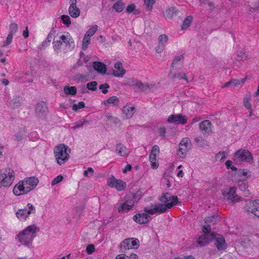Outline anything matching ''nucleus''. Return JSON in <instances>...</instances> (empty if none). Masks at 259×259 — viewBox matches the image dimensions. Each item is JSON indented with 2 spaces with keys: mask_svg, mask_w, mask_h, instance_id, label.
Instances as JSON below:
<instances>
[{
  "mask_svg": "<svg viewBox=\"0 0 259 259\" xmlns=\"http://www.w3.org/2000/svg\"><path fill=\"white\" fill-rule=\"evenodd\" d=\"M159 200L162 203L146 207L144 208V211L151 214L157 212L164 213L167 209L171 208L173 206L178 203L177 196H171L168 193H164L161 196L159 197Z\"/></svg>",
  "mask_w": 259,
  "mask_h": 259,
  "instance_id": "obj_1",
  "label": "nucleus"
},
{
  "mask_svg": "<svg viewBox=\"0 0 259 259\" xmlns=\"http://www.w3.org/2000/svg\"><path fill=\"white\" fill-rule=\"evenodd\" d=\"M38 182V179H23L15 186L13 193L16 196L26 194L33 190Z\"/></svg>",
  "mask_w": 259,
  "mask_h": 259,
  "instance_id": "obj_2",
  "label": "nucleus"
},
{
  "mask_svg": "<svg viewBox=\"0 0 259 259\" xmlns=\"http://www.w3.org/2000/svg\"><path fill=\"white\" fill-rule=\"evenodd\" d=\"M38 230L39 229L35 225H30L20 232L17 235V238L22 245L29 246Z\"/></svg>",
  "mask_w": 259,
  "mask_h": 259,
  "instance_id": "obj_3",
  "label": "nucleus"
},
{
  "mask_svg": "<svg viewBox=\"0 0 259 259\" xmlns=\"http://www.w3.org/2000/svg\"><path fill=\"white\" fill-rule=\"evenodd\" d=\"M71 149L67 145L61 144L56 146L54 149V152L57 163L62 165L69 159V153Z\"/></svg>",
  "mask_w": 259,
  "mask_h": 259,
  "instance_id": "obj_4",
  "label": "nucleus"
},
{
  "mask_svg": "<svg viewBox=\"0 0 259 259\" xmlns=\"http://www.w3.org/2000/svg\"><path fill=\"white\" fill-rule=\"evenodd\" d=\"M202 230L203 234L197 241V243L201 247L207 245L214 237V233L211 232L209 225L203 226Z\"/></svg>",
  "mask_w": 259,
  "mask_h": 259,
  "instance_id": "obj_5",
  "label": "nucleus"
},
{
  "mask_svg": "<svg viewBox=\"0 0 259 259\" xmlns=\"http://www.w3.org/2000/svg\"><path fill=\"white\" fill-rule=\"evenodd\" d=\"M253 160L251 153L248 150L240 149L236 151L233 156V160L250 162Z\"/></svg>",
  "mask_w": 259,
  "mask_h": 259,
  "instance_id": "obj_6",
  "label": "nucleus"
},
{
  "mask_svg": "<svg viewBox=\"0 0 259 259\" xmlns=\"http://www.w3.org/2000/svg\"><path fill=\"white\" fill-rule=\"evenodd\" d=\"M120 245L121 251L125 253L130 249H137L139 247L140 242L138 239L129 238L122 241Z\"/></svg>",
  "mask_w": 259,
  "mask_h": 259,
  "instance_id": "obj_7",
  "label": "nucleus"
},
{
  "mask_svg": "<svg viewBox=\"0 0 259 259\" xmlns=\"http://www.w3.org/2000/svg\"><path fill=\"white\" fill-rule=\"evenodd\" d=\"M35 212V207L31 203H28L27 208L18 210L16 212L18 218L21 221L25 220L31 213Z\"/></svg>",
  "mask_w": 259,
  "mask_h": 259,
  "instance_id": "obj_8",
  "label": "nucleus"
},
{
  "mask_svg": "<svg viewBox=\"0 0 259 259\" xmlns=\"http://www.w3.org/2000/svg\"><path fill=\"white\" fill-rule=\"evenodd\" d=\"M245 209L246 211L251 212L259 218V199L246 201Z\"/></svg>",
  "mask_w": 259,
  "mask_h": 259,
  "instance_id": "obj_9",
  "label": "nucleus"
},
{
  "mask_svg": "<svg viewBox=\"0 0 259 259\" xmlns=\"http://www.w3.org/2000/svg\"><path fill=\"white\" fill-rule=\"evenodd\" d=\"M159 153V148L158 145H154L151 149L150 155H149V160L151 163V167L155 169L157 168L158 167L159 164L157 161V155H158Z\"/></svg>",
  "mask_w": 259,
  "mask_h": 259,
  "instance_id": "obj_10",
  "label": "nucleus"
},
{
  "mask_svg": "<svg viewBox=\"0 0 259 259\" xmlns=\"http://www.w3.org/2000/svg\"><path fill=\"white\" fill-rule=\"evenodd\" d=\"M223 195L225 199L231 200L232 202H238L240 200L239 197L235 193V189L234 187L226 189L223 192Z\"/></svg>",
  "mask_w": 259,
  "mask_h": 259,
  "instance_id": "obj_11",
  "label": "nucleus"
},
{
  "mask_svg": "<svg viewBox=\"0 0 259 259\" xmlns=\"http://www.w3.org/2000/svg\"><path fill=\"white\" fill-rule=\"evenodd\" d=\"M167 121L168 123H176L177 124H185L187 122V117L181 114H172L168 116Z\"/></svg>",
  "mask_w": 259,
  "mask_h": 259,
  "instance_id": "obj_12",
  "label": "nucleus"
},
{
  "mask_svg": "<svg viewBox=\"0 0 259 259\" xmlns=\"http://www.w3.org/2000/svg\"><path fill=\"white\" fill-rule=\"evenodd\" d=\"M141 192L137 191L135 193H130L127 194L124 198L125 202L128 204V206L133 207L135 203L137 202L141 198Z\"/></svg>",
  "mask_w": 259,
  "mask_h": 259,
  "instance_id": "obj_13",
  "label": "nucleus"
},
{
  "mask_svg": "<svg viewBox=\"0 0 259 259\" xmlns=\"http://www.w3.org/2000/svg\"><path fill=\"white\" fill-rule=\"evenodd\" d=\"M107 184L111 188H115L118 191L124 190L126 186V183L120 179H109Z\"/></svg>",
  "mask_w": 259,
  "mask_h": 259,
  "instance_id": "obj_14",
  "label": "nucleus"
},
{
  "mask_svg": "<svg viewBox=\"0 0 259 259\" xmlns=\"http://www.w3.org/2000/svg\"><path fill=\"white\" fill-rule=\"evenodd\" d=\"M48 111V107L47 104L41 101L37 104L35 108V112L36 115L39 117H45L46 116Z\"/></svg>",
  "mask_w": 259,
  "mask_h": 259,
  "instance_id": "obj_15",
  "label": "nucleus"
},
{
  "mask_svg": "<svg viewBox=\"0 0 259 259\" xmlns=\"http://www.w3.org/2000/svg\"><path fill=\"white\" fill-rule=\"evenodd\" d=\"M150 218L148 213H138L133 217L134 221L137 223L142 225L147 223Z\"/></svg>",
  "mask_w": 259,
  "mask_h": 259,
  "instance_id": "obj_16",
  "label": "nucleus"
},
{
  "mask_svg": "<svg viewBox=\"0 0 259 259\" xmlns=\"http://www.w3.org/2000/svg\"><path fill=\"white\" fill-rule=\"evenodd\" d=\"M214 243L219 250H224L226 248L227 244L224 237L220 234H215L214 233V237L213 239Z\"/></svg>",
  "mask_w": 259,
  "mask_h": 259,
  "instance_id": "obj_17",
  "label": "nucleus"
},
{
  "mask_svg": "<svg viewBox=\"0 0 259 259\" xmlns=\"http://www.w3.org/2000/svg\"><path fill=\"white\" fill-rule=\"evenodd\" d=\"M212 125L209 120H205L199 123V130L204 136L211 133Z\"/></svg>",
  "mask_w": 259,
  "mask_h": 259,
  "instance_id": "obj_18",
  "label": "nucleus"
},
{
  "mask_svg": "<svg viewBox=\"0 0 259 259\" xmlns=\"http://www.w3.org/2000/svg\"><path fill=\"white\" fill-rule=\"evenodd\" d=\"M158 45L155 48L157 53H161L164 49L165 45L168 41V36L166 34H161L158 37Z\"/></svg>",
  "mask_w": 259,
  "mask_h": 259,
  "instance_id": "obj_19",
  "label": "nucleus"
},
{
  "mask_svg": "<svg viewBox=\"0 0 259 259\" xmlns=\"http://www.w3.org/2000/svg\"><path fill=\"white\" fill-rule=\"evenodd\" d=\"M135 107L130 104H126L122 109V117L124 119H130L135 113Z\"/></svg>",
  "mask_w": 259,
  "mask_h": 259,
  "instance_id": "obj_20",
  "label": "nucleus"
},
{
  "mask_svg": "<svg viewBox=\"0 0 259 259\" xmlns=\"http://www.w3.org/2000/svg\"><path fill=\"white\" fill-rule=\"evenodd\" d=\"M23 103V98L21 96H16L13 98L8 101L7 105L13 109L17 108L20 106Z\"/></svg>",
  "mask_w": 259,
  "mask_h": 259,
  "instance_id": "obj_21",
  "label": "nucleus"
},
{
  "mask_svg": "<svg viewBox=\"0 0 259 259\" xmlns=\"http://www.w3.org/2000/svg\"><path fill=\"white\" fill-rule=\"evenodd\" d=\"M71 4L69 7L68 11L70 16L73 18H77L80 15V10L76 7V0H70Z\"/></svg>",
  "mask_w": 259,
  "mask_h": 259,
  "instance_id": "obj_22",
  "label": "nucleus"
},
{
  "mask_svg": "<svg viewBox=\"0 0 259 259\" xmlns=\"http://www.w3.org/2000/svg\"><path fill=\"white\" fill-rule=\"evenodd\" d=\"M114 68L116 70L113 71V75L117 77H122L125 73V70L123 68L121 62L117 61L114 64Z\"/></svg>",
  "mask_w": 259,
  "mask_h": 259,
  "instance_id": "obj_23",
  "label": "nucleus"
},
{
  "mask_svg": "<svg viewBox=\"0 0 259 259\" xmlns=\"http://www.w3.org/2000/svg\"><path fill=\"white\" fill-rule=\"evenodd\" d=\"M247 179H239L237 181V184L239 187V188L242 191L244 192V194L246 196L249 195V190L248 189V183L247 182Z\"/></svg>",
  "mask_w": 259,
  "mask_h": 259,
  "instance_id": "obj_24",
  "label": "nucleus"
},
{
  "mask_svg": "<svg viewBox=\"0 0 259 259\" xmlns=\"http://www.w3.org/2000/svg\"><path fill=\"white\" fill-rule=\"evenodd\" d=\"M56 30L53 28L48 34L47 38L45 40L42 41L41 45L39 46L38 48L40 50L45 49L48 46H49L51 41V39L53 38V35L55 33Z\"/></svg>",
  "mask_w": 259,
  "mask_h": 259,
  "instance_id": "obj_25",
  "label": "nucleus"
},
{
  "mask_svg": "<svg viewBox=\"0 0 259 259\" xmlns=\"http://www.w3.org/2000/svg\"><path fill=\"white\" fill-rule=\"evenodd\" d=\"M14 177V171L10 168L0 170V178H12Z\"/></svg>",
  "mask_w": 259,
  "mask_h": 259,
  "instance_id": "obj_26",
  "label": "nucleus"
},
{
  "mask_svg": "<svg viewBox=\"0 0 259 259\" xmlns=\"http://www.w3.org/2000/svg\"><path fill=\"white\" fill-rule=\"evenodd\" d=\"M93 66L94 70L97 72L104 74L106 73L107 68L106 65L104 63L95 61L93 62Z\"/></svg>",
  "mask_w": 259,
  "mask_h": 259,
  "instance_id": "obj_27",
  "label": "nucleus"
},
{
  "mask_svg": "<svg viewBox=\"0 0 259 259\" xmlns=\"http://www.w3.org/2000/svg\"><path fill=\"white\" fill-rule=\"evenodd\" d=\"M115 151L116 153L120 156H126L128 154V151L126 147L120 144H117L115 146Z\"/></svg>",
  "mask_w": 259,
  "mask_h": 259,
  "instance_id": "obj_28",
  "label": "nucleus"
},
{
  "mask_svg": "<svg viewBox=\"0 0 259 259\" xmlns=\"http://www.w3.org/2000/svg\"><path fill=\"white\" fill-rule=\"evenodd\" d=\"M89 73H86L85 74H76L73 77V80L76 81L77 82H83L89 80Z\"/></svg>",
  "mask_w": 259,
  "mask_h": 259,
  "instance_id": "obj_29",
  "label": "nucleus"
},
{
  "mask_svg": "<svg viewBox=\"0 0 259 259\" xmlns=\"http://www.w3.org/2000/svg\"><path fill=\"white\" fill-rule=\"evenodd\" d=\"M59 40H61L62 42L65 43L66 46L71 47V44L74 43L73 38L68 33H66V34L61 36Z\"/></svg>",
  "mask_w": 259,
  "mask_h": 259,
  "instance_id": "obj_30",
  "label": "nucleus"
},
{
  "mask_svg": "<svg viewBox=\"0 0 259 259\" xmlns=\"http://www.w3.org/2000/svg\"><path fill=\"white\" fill-rule=\"evenodd\" d=\"M244 81L243 79H232L229 81L226 82L223 87V88L228 87L229 85L232 86L233 87H238L239 85L243 84Z\"/></svg>",
  "mask_w": 259,
  "mask_h": 259,
  "instance_id": "obj_31",
  "label": "nucleus"
},
{
  "mask_svg": "<svg viewBox=\"0 0 259 259\" xmlns=\"http://www.w3.org/2000/svg\"><path fill=\"white\" fill-rule=\"evenodd\" d=\"M178 11L175 7H171L163 12V16L166 18H171L177 15Z\"/></svg>",
  "mask_w": 259,
  "mask_h": 259,
  "instance_id": "obj_32",
  "label": "nucleus"
},
{
  "mask_svg": "<svg viewBox=\"0 0 259 259\" xmlns=\"http://www.w3.org/2000/svg\"><path fill=\"white\" fill-rule=\"evenodd\" d=\"M64 92L66 95L73 96L76 94L77 89L75 86H65L64 88Z\"/></svg>",
  "mask_w": 259,
  "mask_h": 259,
  "instance_id": "obj_33",
  "label": "nucleus"
},
{
  "mask_svg": "<svg viewBox=\"0 0 259 259\" xmlns=\"http://www.w3.org/2000/svg\"><path fill=\"white\" fill-rule=\"evenodd\" d=\"M189 149L190 147L179 146L177 151L178 155L180 158H184L186 157L187 153L188 152Z\"/></svg>",
  "mask_w": 259,
  "mask_h": 259,
  "instance_id": "obj_34",
  "label": "nucleus"
},
{
  "mask_svg": "<svg viewBox=\"0 0 259 259\" xmlns=\"http://www.w3.org/2000/svg\"><path fill=\"white\" fill-rule=\"evenodd\" d=\"M194 142L196 143V145L198 147H203L205 146L208 145V142L202 137H196L194 139Z\"/></svg>",
  "mask_w": 259,
  "mask_h": 259,
  "instance_id": "obj_35",
  "label": "nucleus"
},
{
  "mask_svg": "<svg viewBox=\"0 0 259 259\" xmlns=\"http://www.w3.org/2000/svg\"><path fill=\"white\" fill-rule=\"evenodd\" d=\"M124 4L121 1H118L113 6V8L117 12H121L124 8Z\"/></svg>",
  "mask_w": 259,
  "mask_h": 259,
  "instance_id": "obj_36",
  "label": "nucleus"
},
{
  "mask_svg": "<svg viewBox=\"0 0 259 259\" xmlns=\"http://www.w3.org/2000/svg\"><path fill=\"white\" fill-rule=\"evenodd\" d=\"M62 45V42L61 41V40H53V49L56 53H59L61 52Z\"/></svg>",
  "mask_w": 259,
  "mask_h": 259,
  "instance_id": "obj_37",
  "label": "nucleus"
},
{
  "mask_svg": "<svg viewBox=\"0 0 259 259\" xmlns=\"http://www.w3.org/2000/svg\"><path fill=\"white\" fill-rule=\"evenodd\" d=\"M193 20V17L192 16H188L184 21L183 24L182 25L181 29H186L188 28L190 24L191 23Z\"/></svg>",
  "mask_w": 259,
  "mask_h": 259,
  "instance_id": "obj_38",
  "label": "nucleus"
},
{
  "mask_svg": "<svg viewBox=\"0 0 259 259\" xmlns=\"http://www.w3.org/2000/svg\"><path fill=\"white\" fill-rule=\"evenodd\" d=\"M127 204H128L126 202H123L121 204L120 206L118 207L119 212H127L131 210L133 207L128 206Z\"/></svg>",
  "mask_w": 259,
  "mask_h": 259,
  "instance_id": "obj_39",
  "label": "nucleus"
},
{
  "mask_svg": "<svg viewBox=\"0 0 259 259\" xmlns=\"http://www.w3.org/2000/svg\"><path fill=\"white\" fill-rule=\"evenodd\" d=\"M137 87L142 91H146L148 89H152L153 85L148 84H144L141 81L137 82Z\"/></svg>",
  "mask_w": 259,
  "mask_h": 259,
  "instance_id": "obj_40",
  "label": "nucleus"
},
{
  "mask_svg": "<svg viewBox=\"0 0 259 259\" xmlns=\"http://www.w3.org/2000/svg\"><path fill=\"white\" fill-rule=\"evenodd\" d=\"M204 221L206 223H209L212 224H215L218 221V215L214 214L211 216H208L205 219Z\"/></svg>",
  "mask_w": 259,
  "mask_h": 259,
  "instance_id": "obj_41",
  "label": "nucleus"
},
{
  "mask_svg": "<svg viewBox=\"0 0 259 259\" xmlns=\"http://www.w3.org/2000/svg\"><path fill=\"white\" fill-rule=\"evenodd\" d=\"M13 179H0V188L2 187H8L13 183Z\"/></svg>",
  "mask_w": 259,
  "mask_h": 259,
  "instance_id": "obj_42",
  "label": "nucleus"
},
{
  "mask_svg": "<svg viewBox=\"0 0 259 259\" xmlns=\"http://www.w3.org/2000/svg\"><path fill=\"white\" fill-rule=\"evenodd\" d=\"M90 37L88 36V35H86L85 34L84 36V37L83 38L82 40V49L84 51L86 50L88 47V45L90 44Z\"/></svg>",
  "mask_w": 259,
  "mask_h": 259,
  "instance_id": "obj_43",
  "label": "nucleus"
},
{
  "mask_svg": "<svg viewBox=\"0 0 259 259\" xmlns=\"http://www.w3.org/2000/svg\"><path fill=\"white\" fill-rule=\"evenodd\" d=\"M145 8L147 11H151L155 1L154 0H144Z\"/></svg>",
  "mask_w": 259,
  "mask_h": 259,
  "instance_id": "obj_44",
  "label": "nucleus"
},
{
  "mask_svg": "<svg viewBox=\"0 0 259 259\" xmlns=\"http://www.w3.org/2000/svg\"><path fill=\"white\" fill-rule=\"evenodd\" d=\"M98 83L97 81H93L88 82L87 85V88L89 90L95 91L97 89Z\"/></svg>",
  "mask_w": 259,
  "mask_h": 259,
  "instance_id": "obj_45",
  "label": "nucleus"
},
{
  "mask_svg": "<svg viewBox=\"0 0 259 259\" xmlns=\"http://www.w3.org/2000/svg\"><path fill=\"white\" fill-rule=\"evenodd\" d=\"M228 154L225 151H220L215 154L216 159H220V161H223L227 157Z\"/></svg>",
  "mask_w": 259,
  "mask_h": 259,
  "instance_id": "obj_46",
  "label": "nucleus"
},
{
  "mask_svg": "<svg viewBox=\"0 0 259 259\" xmlns=\"http://www.w3.org/2000/svg\"><path fill=\"white\" fill-rule=\"evenodd\" d=\"M116 102H118L119 99L118 98L115 96H113L109 98H108L107 100L104 101L103 103L105 105H106L107 104H115V103Z\"/></svg>",
  "mask_w": 259,
  "mask_h": 259,
  "instance_id": "obj_47",
  "label": "nucleus"
},
{
  "mask_svg": "<svg viewBox=\"0 0 259 259\" xmlns=\"http://www.w3.org/2000/svg\"><path fill=\"white\" fill-rule=\"evenodd\" d=\"M179 146L190 147V149L191 148V141L188 138H183L179 144Z\"/></svg>",
  "mask_w": 259,
  "mask_h": 259,
  "instance_id": "obj_48",
  "label": "nucleus"
},
{
  "mask_svg": "<svg viewBox=\"0 0 259 259\" xmlns=\"http://www.w3.org/2000/svg\"><path fill=\"white\" fill-rule=\"evenodd\" d=\"M98 29V26L97 25H93L92 27H91L85 34L86 35L88 36H93L95 32L97 31Z\"/></svg>",
  "mask_w": 259,
  "mask_h": 259,
  "instance_id": "obj_49",
  "label": "nucleus"
},
{
  "mask_svg": "<svg viewBox=\"0 0 259 259\" xmlns=\"http://www.w3.org/2000/svg\"><path fill=\"white\" fill-rule=\"evenodd\" d=\"M10 32L9 33H12V35H14L17 32L18 29V25L15 23H12L9 26Z\"/></svg>",
  "mask_w": 259,
  "mask_h": 259,
  "instance_id": "obj_50",
  "label": "nucleus"
},
{
  "mask_svg": "<svg viewBox=\"0 0 259 259\" xmlns=\"http://www.w3.org/2000/svg\"><path fill=\"white\" fill-rule=\"evenodd\" d=\"M85 107V103L82 101H80L77 104H74L72 106V110L76 111L78 109H82Z\"/></svg>",
  "mask_w": 259,
  "mask_h": 259,
  "instance_id": "obj_51",
  "label": "nucleus"
},
{
  "mask_svg": "<svg viewBox=\"0 0 259 259\" xmlns=\"http://www.w3.org/2000/svg\"><path fill=\"white\" fill-rule=\"evenodd\" d=\"M171 78L172 79H174L176 78H178L180 79H184L187 82L188 81V78L186 76V74L184 73H179L178 74H175L172 75Z\"/></svg>",
  "mask_w": 259,
  "mask_h": 259,
  "instance_id": "obj_52",
  "label": "nucleus"
},
{
  "mask_svg": "<svg viewBox=\"0 0 259 259\" xmlns=\"http://www.w3.org/2000/svg\"><path fill=\"white\" fill-rule=\"evenodd\" d=\"M61 19L63 23L68 27L71 24L70 18L69 16L63 15L61 16Z\"/></svg>",
  "mask_w": 259,
  "mask_h": 259,
  "instance_id": "obj_53",
  "label": "nucleus"
},
{
  "mask_svg": "<svg viewBox=\"0 0 259 259\" xmlns=\"http://www.w3.org/2000/svg\"><path fill=\"white\" fill-rule=\"evenodd\" d=\"M110 88V85L107 83L102 84L99 85V89L102 90V92L104 94L108 93V89Z\"/></svg>",
  "mask_w": 259,
  "mask_h": 259,
  "instance_id": "obj_54",
  "label": "nucleus"
},
{
  "mask_svg": "<svg viewBox=\"0 0 259 259\" xmlns=\"http://www.w3.org/2000/svg\"><path fill=\"white\" fill-rule=\"evenodd\" d=\"M13 37V35H12V33H9L6 40L3 43V47H6L10 45L12 42Z\"/></svg>",
  "mask_w": 259,
  "mask_h": 259,
  "instance_id": "obj_55",
  "label": "nucleus"
},
{
  "mask_svg": "<svg viewBox=\"0 0 259 259\" xmlns=\"http://www.w3.org/2000/svg\"><path fill=\"white\" fill-rule=\"evenodd\" d=\"M94 170L92 167H89L87 170L83 171V176L85 177H92Z\"/></svg>",
  "mask_w": 259,
  "mask_h": 259,
  "instance_id": "obj_56",
  "label": "nucleus"
},
{
  "mask_svg": "<svg viewBox=\"0 0 259 259\" xmlns=\"http://www.w3.org/2000/svg\"><path fill=\"white\" fill-rule=\"evenodd\" d=\"M250 99L249 98H245L243 101V105L247 109L252 108V106L250 103Z\"/></svg>",
  "mask_w": 259,
  "mask_h": 259,
  "instance_id": "obj_57",
  "label": "nucleus"
},
{
  "mask_svg": "<svg viewBox=\"0 0 259 259\" xmlns=\"http://www.w3.org/2000/svg\"><path fill=\"white\" fill-rule=\"evenodd\" d=\"M89 121L88 120H84L83 121L80 120L77 121L75 123V125L73 127V128H77L80 126H82L84 124L88 123Z\"/></svg>",
  "mask_w": 259,
  "mask_h": 259,
  "instance_id": "obj_58",
  "label": "nucleus"
},
{
  "mask_svg": "<svg viewBox=\"0 0 259 259\" xmlns=\"http://www.w3.org/2000/svg\"><path fill=\"white\" fill-rule=\"evenodd\" d=\"M248 170L245 169H239L238 171V176L239 177H247Z\"/></svg>",
  "mask_w": 259,
  "mask_h": 259,
  "instance_id": "obj_59",
  "label": "nucleus"
},
{
  "mask_svg": "<svg viewBox=\"0 0 259 259\" xmlns=\"http://www.w3.org/2000/svg\"><path fill=\"white\" fill-rule=\"evenodd\" d=\"M95 248L93 244H89L86 248V251L89 254H92L95 251Z\"/></svg>",
  "mask_w": 259,
  "mask_h": 259,
  "instance_id": "obj_60",
  "label": "nucleus"
},
{
  "mask_svg": "<svg viewBox=\"0 0 259 259\" xmlns=\"http://www.w3.org/2000/svg\"><path fill=\"white\" fill-rule=\"evenodd\" d=\"M135 8L136 6L134 4H131L127 7L126 12L128 13L134 12V11L135 10Z\"/></svg>",
  "mask_w": 259,
  "mask_h": 259,
  "instance_id": "obj_61",
  "label": "nucleus"
},
{
  "mask_svg": "<svg viewBox=\"0 0 259 259\" xmlns=\"http://www.w3.org/2000/svg\"><path fill=\"white\" fill-rule=\"evenodd\" d=\"M140 81L134 78L129 79L128 80V83L132 86L135 85L137 87V82H139Z\"/></svg>",
  "mask_w": 259,
  "mask_h": 259,
  "instance_id": "obj_62",
  "label": "nucleus"
},
{
  "mask_svg": "<svg viewBox=\"0 0 259 259\" xmlns=\"http://www.w3.org/2000/svg\"><path fill=\"white\" fill-rule=\"evenodd\" d=\"M159 133L161 136L165 137V128L164 127H160L159 129Z\"/></svg>",
  "mask_w": 259,
  "mask_h": 259,
  "instance_id": "obj_63",
  "label": "nucleus"
},
{
  "mask_svg": "<svg viewBox=\"0 0 259 259\" xmlns=\"http://www.w3.org/2000/svg\"><path fill=\"white\" fill-rule=\"evenodd\" d=\"M115 259H128V256L124 254H121L118 255Z\"/></svg>",
  "mask_w": 259,
  "mask_h": 259,
  "instance_id": "obj_64",
  "label": "nucleus"
}]
</instances>
